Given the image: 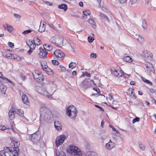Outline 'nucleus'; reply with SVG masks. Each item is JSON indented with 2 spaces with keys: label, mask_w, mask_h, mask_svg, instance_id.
<instances>
[{
  "label": "nucleus",
  "mask_w": 156,
  "mask_h": 156,
  "mask_svg": "<svg viewBox=\"0 0 156 156\" xmlns=\"http://www.w3.org/2000/svg\"><path fill=\"white\" fill-rule=\"evenodd\" d=\"M0 89L2 93L3 96L4 97H6L7 95L5 93V91L7 89V87L4 84H1L0 85Z\"/></svg>",
  "instance_id": "nucleus-14"
},
{
  "label": "nucleus",
  "mask_w": 156,
  "mask_h": 156,
  "mask_svg": "<svg viewBox=\"0 0 156 156\" xmlns=\"http://www.w3.org/2000/svg\"><path fill=\"white\" fill-rule=\"evenodd\" d=\"M39 50L40 52L39 54V55L40 58H43L46 57L48 52L46 51L45 48H43L42 47H40L39 48Z\"/></svg>",
  "instance_id": "nucleus-8"
},
{
  "label": "nucleus",
  "mask_w": 156,
  "mask_h": 156,
  "mask_svg": "<svg viewBox=\"0 0 156 156\" xmlns=\"http://www.w3.org/2000/svg\"><path fill=\"white\" fill-rule=\"evenodd\" d=\"M83 76H86L88 77H90V74L88 72H86L83 73Z\"/></svg>",
  "instance_id": "nucleus-44"
},
{
  "label": "nucleus",
  "mask_w": 156,
  "mask_h": 156,
  "mask_svg": "<svg viewBox=\"0 0 156 156\" xmlns=\"http://www.w3.org/2000/svg\"><path fill=\"white\" fill-rule=\"evenodd\" d=\"M15 113H16L22 117L24 116V112L22 110L15 108Z\"/></svg>",
  "instance_id": "nucleus-21"
},
{
  "label": "nucleus",
  "mask_w": 156,
  "mask_h": 156,
  "mask_svg": "<svg viewBox=\"0 0 156 156\" xmlns=\"http://www.w3.org/2000/svg\"><path fill=\"white\" fill-rule=\"evenodd\" d=\"M142 79L143 80L144 82H146V83H147L148 84H149L150 85H152V83L150 81L148 80L147 79H146V78H143V77H142Z\"/></svg>",
  "instance_id": "nucleus-39"
},
{
  "label": "nucleus",
  "mask_w": 156,
  "mask_h": 156,
  "mask_svg": "<svg viewBox=\"0 0 156 156\" xmlns=\"http://www.w3.org/2000/svg\"><path fill=\"white\" fill-rule=\"evenodd\" d=\"M90 56L91 57L94 58H96L97 57L96 54L94 53H92L90 54Z\"/></svg>",
  "instance_id": "nucleus-53"
},
{
  "label": "nucleus",
  "mask_w": 156,
  "mask_h": 156,
  "mask_svg": "<svg viewBox=\"0 0 156 156\" xmlns=\"http://www.w3.org/2000/svg\"><path fill=\"white\" fill-rule=\"evenodd\" d=\"M58 8L62 9H63L64 11H66L67 10L68 7L67 5L64 4H62L58 5Z\"/></svg>",
  "instance_id": "nucleus-22"
},
{
  "label": "nucleus",
  "mask_w": 156,
  "mask_h": 156,
  "mask_svg": "<svg viewBox=\"0 0 156 156\" xmlns=\"http://www.w3.org/2000/svg\"><path fill=\"white\" fill-rule=\"evenodd\" d=\"M142 27L144 28H146L147 27V25L145 20H142Z\"/></svg>",
  "instance_id": "nucleus-40"
},
{
  "label": "nucleus",
  "mask_w": 156,
  "mask_h": 156,
  "mask_svg": "<svg viewBox=\"0 0 156 156\" xmlns=\"http://www.w3.org/2000/svg\"><path fill=\"white\" fill-rule=\"evenodd\" d=\"M3 79L7 80L10 83H11L12 84H13L12 82V81H11L10 80L8 79V78H7L6 77H3Z\"/></svg>",
  "instance_id": "nucleus-51"
},
{
  "label": "nucleus",
  "mask_w": 156,
  "mask_h": 156,
  "mask_svg": "<svg viewBox=\"0 0 156 156\" xmlns=\"http://www.w3.org/2000/svg\"><path fill=\"white\" fill-rule=\"evenodd\" d=\"M123 59L126 61L129 62H130L132 61V58L129 56H126L124 57Z\"/></svg>",
  "instance_id": "nucleus-25"
},
{
  "label": "nucleus",
  "mask_w": 156,
  "mask_h": 156,
  "mask_svg": "<svg viewBox=\"0 0 156 156\" xmlns=\"http://www.w3.org/2000/svg\"><path fill=\"white\" fill-rule=\"evenodd\" d=\"M60 67L62 71L63 72H65L66 71V69L64 67L61 66H60Z\"/></svg>",
  "instance_id": "nucleus-56"
},
{
  "label": "nucleus",
  "mask_w": 156,
  "mask_h": 156,
  "mask_svg": "<svg viewBox=\"0 0 156 156\" xmlns=\"http://www.w3.org/2000/svg\"><path fill=\"white\" fill-rule=\"evenodd\" d=\"M66 111L67 115L72 119L76 116L77 111L76 107L71 105L67 108Z\"/></svg>",
  "instance_id": "nucleus-3"
},
{
  "label": "nucleus",
  "mask_w": 156,
  "mask_h": 156,
  "mask_svg": "<svg viewBox=\"0 0 156 156\" xmlns=\"http://www.w3.org/2000/svg\"><path fill=\"white\" fill-rule=\"evenodd\" d=\"M14 17L16 19H20L21 17L19 14H16V13H14Z\"/></svg>",
  "instance_id": "nucleus-49"
},
{
  "label": "nucleus",
  "mask_w": 156,
  "mask_h": 156,
  "mask_svg": "<svg viewBox=\"0 0 156 156\" xmlns=\"http://www.w3.org/2000/svg\"><path fill=\"white\" fill-rule=\"evenodd\" d=\"M5 132L6 133H10L11 132V130H10V129H9V128H7V129H6V130H5Z\"/></svg>",
  "instance_id": "nucleus-58"
},
{
  "label": "nucleus",
  "mask_w": 156,
  "mask_h": 156,
  "mask_svg": "<svg viewBox=\"0 0 156 156\" xmlns=\"http://www.w3.org/2000/svg\"><path fill=\"white\" fill-rule=\"evenodd\" d=\"M6 129H7V127L5 126H2V129H0V130H5Z\"/></svg>",
  "instance_id": "nucleus-57"
},
{
  "label": "nucleus",
  "mask_w": 156,
  "mask_h": 156,
  "mask_svg": "<svg viewBox=\"0 0 156 156\" xmlns=\"http://www.w3.org/2000/svg\"><path fill=\"white\" fill-rule=\"evenodd\" d=\"M115 146V144L110 140L106 144L105 147L108 150H110Z\"/></svg>",
  "instance_id": "nucleus-12"
},
{
  "label": "nucleus",
  "mask_w": 156,
  "mask_h": 156,
  "mask_svg": "<svg viewBox=\"0 0 156 156\" xmlns=\"http://www.w3.org/2000/svg\"><path fill=\"white\" fill-rule=\"evenodd\" d=\"M40 135L36 133L31 135L30 140L34 144H37L40 142Z\"/></svg>",
  "instance_id": "nucleus-5"
},
{
  "label": "nucleus",
  "mask_w": 156,
  "mask_h": 156,
  "mask_svg": "<svg viewBox=\"0 0 156 156\" xmlns=\"http://www.w3.org/2000/svg\"><path fill=\"white\" fill-rule=\"evenodd\" d=\"M17 56L16 55H15L14 54H12L11 53V55H10V57H9V59L12 58V59H16L17 58Z\"/></svg>",
  "instance_id": "nucleus-42"
},
{
  "label": "nucleus",
  "mask_w": 156,
  "mask_h": 156,
  "mask_svg": "<svg viewBox=\"0 0 156 156\" xmlns=\"http://www.w3.org/2000/svg\"><path fill=\"white\" fill-rule=\"evenodd\" d=\"M33 52L32 49H30L27 51V53L29 55H30Z\"/></svg>",
  "instance_id": "nucleus-60"
},
{
  "label": "nucleus",
  "mask_w": 156,
  "mask_h": 156,
  "mask_svg": "<svg viewBox=\"0 0 156 156\" xmlns=\"http://www.w3.org/2000/svg\"><path fill=\"white\" fill-rule=\"evenodd\" d=\"M76 63L75 62H71L69 65V67L70 69H73L76 66Z\"/></svg>",
  "instance_id": "nucleus-32"
},
{
  "label": "nucleus",
  "mask_w": 156,
  "mask_h": 156,
  "mask_svg": "<svg viewBox=\"0 0 156 156\" xmlns=\"http://www.w3.org/2000/svg\"><path fill=\"white\" fill-rule=\"evenodd\" d=\"M81 85L84 88H86L89 87L90 84L89 81L87 80H84L82 82Z\"/></svg>",
  "instance_id": "nucleus-18"
},
{
  "label": "nucleus",
  "mask_w": 156,
  "mask_h": 156,
  "mask_svg": "<svg viewBox=\"0 0 156 156\" xmlns=\"http://www.w3.org/2000/svg\"><path fill=\"white\" fill-rule=\"evenodd\" d=\"M45 71L48 75H52L53 74L52 70L48 67L46 68V69Z\"/></svg>",
  "instance_id": "nucleus-27"
},
{
  "label": "nucleus",
  "mask_w": 156,
  "mask_h": 156,
  "mask_svg": "<svg viewBox=\"0 0 156 156\" xmlns=\"http://www.w3.org/2000/svg\"><path fill=\"white\" fill-rule=\"evenodd\" d=\"M127 0H119V2L122 4L125 3Z\"/></svg>",
  "instance_id": "nucleus-61"
},
{
  "label": "nucleus",
  "mask_w": 156,
  "mask_h": 156,
  "mask_svg": "<svg viewBox=\"0 0 156 156\" xmlns=\"http://www.w3.org/2000/svg\"><path fill=\"white\" fill-rule=\"evenodd\" d=\"M1 156H18V151L13 148L5 147L4 149L0 151Z\"/></svg>",
  "instance_id": "nucleus-1"
},
{
  "label": "nucleus",
  "mask_w": 156,
  "mask_h": 156,
  "mask_svg": "<svg viewBox=\"0 0 156 156\" xmlns=\"http://www.w3.org/2000/svg\"><path fill=\"white\" fill-rule=\"evenodd\" d=\"M44 48H46V51H50L52 48V47L48 44H45L43 45Z\"/></svg>",
  "instance_id": "nucleus-24"
},
{
  "label": "nucleus",
  "mask_w": 156,
  "mask_h": 156,
  "mask_svg": "<svg viewBox=\"0 0 156 156\" xmlns=\"http://www.w3.org/2000/svg\"><path fill=\"white\" fill-rule=\"evenodd\" d=\"M44 2L48 5L51 6L52 5V3L48 1H44Z\"/></svg>",
  "instance_id": "nucleus-54"
},
{
  "label": "nucleus",
  "mask_w": 156,
  "mask_h": 156,
  "mask_svg": "<svg viewBox=\"0 0 156 156\" xmlns=\"http://www.w3.org/2000/svg\"><path fill=\"white\" fill-rule=\"evenodd\" d=\"M15 112V108H12L9 110L8 113V115L9 118L11 120H13L14 118Z\"/></svg>",
  "instance_id": "nucleus-15"
},
{
  "label": "nucleus",
  "mask_w": 156,
  "mask_h": 156,
  "mask_svg": "<svg viewBox=\"0 0 156 156\" xmlns=\"http://www.w3.org/2000/svg\"><path fill=\"white\" fill-rule=\"evenodd\" d=\"M63 37L61 36H56L55 45L59 47H61L63 44Z\"/></svg>",
  "instance_id": "nucleus-10"
},
{
  "label": "nucleus",
  "mask_w": 156,
  "mask_h": 156,
  "mask_svg": "<svg viewBox=\"0 0 156 156\" xmlns=\"http://www.w3.org/2000/svg\"><path fill=\"white\" fill-rule=\"evenodd\" d=\"M88 22L89 23L91 24L93 26V27H94V26H96L94 20L90 18L89 19Z\"/></svg>",
  "instance_id": "nucleus-28"
},
{
  "label": "nucleus",
  "mask_w": 156,
  "mask_h": 156,
  "mask_svg": "<svg viewBox=\"0 0 156 156\" xmlns=\"http://www.w3.org/2000/svg\"><path fill=\"white\" fill-rule=\"evenodd\" d=\"M138 94L139 95H143V92L141 91H140V90H139L138 91Z\"/></svg>",
  "instance_id": "nucleus-64"
},
{
  "label": "nucleus",
  "mask_w": 156,
  "mask_h": 156,
  "mask_svg": "<svg viewBox=\"0 0 156 156\" xmlns=\"http://www.w3.org/2000/svg\"><path fill=\"white\" fill-rule=\"evenodd\" d=\"M23 102L27 105H29L30 103L28 98H22Z\"/></svg>",
  "instance_id": "nucleus-31"
},
{
  "label": "nucleus",
  "mask_w": 156,
  "mask_h": 156,
  "mask_svg": "<svg viewBox=\"0 0 156 156\" xmlns=\"http://www.w3.org/2000/svg\"><path fill=\"white\" fill-rule=\"evenodd\" d=\"M88 156H98L97 154L94 152H88Z\"/></svg>",
  "instance_id": "nucleus-41"
},
{
  "label": "nucleus",
  "mask_w": 156,
  "mask_h": 156,
  "mask_svg": "<svg viewBox=\"0 0 156 156\" xmlns=\"http://www.w3.org/2000/svg\"><path fill=\"white\" fill-rule=\"evenodd\" d=\"M139 121L140 118L138 117H136L133 119L132 122L133 123H134L136 122H139Z\"/></svg>",
  "instance_id": "nucleus-45"
},
{
  "label": "nucleus",
  "mask_w": 156,
  "mask_h": 156,
  "mask_svg": "<svg viewBox=\"0 0 156 156\" xmlns=\"http://www.w3.org/2000/svg\"><path fill=\"white\" fill-rule=\"evenodd\" d=\"M11 55V53H9V52H5L3 53V55L4 57H6L7 58H9L10 57V55Z\"/></svg>",
  "instance_id": "nucleus-38"
},
{
  "label": "nucleus",
  "mask_w": 156,
  "mask_h": 156,
  "mask_svg": "<svg viewBox=\"0 0 156 156\" xmlns=\"http://www.w3.org/2000/svg\"><path fill=\"white\" fill-rule=\"evenodd\" d=\"M32 31V30H28L23 31L22 34L24 35L28 34Z\"/></svg>",
  "instance_id": "nucleus-43"
},
{
  "label": "nucleus",
  "mask_w": 156,
  "mask_h": 156,
  "mask_svg": "<svg viewBox=\"0 0 156 156\" xmlns=\"http://www.w3.org/2000/svg\"><path fill=\"white\" fill-rule=\"evenodd\" d=\"M54 125L56 129L58 130H61L62 128L60 122L57 121H55L54 122Z\"/></svg>",
  "instance_id": "nucleus-20"
},
{
  "label": "nucleus",
  "mask_w": 156,
  "mask_h": 156,
  "mask_svg": "<svg viewBox=\"0 0 156 156\" xmlns=\"http://www.w3.org/2000/svg\"><path fill=\"white\" fill-rule=\"evenodd\" d=\"M51 113L50 112H49V113L47 114L45 113L44 115H41V117L40 118V120H41L42 119H44L45 121L48 120V119H50V117H51Z\"/></svg>",
  "instance_id": "nucleus-16"
},
{
  "label": "nucleus",
  "mask_w": 156,
  "mask_h": 156,
  "mask_svg": "<svg viewBox=\"0 0 156 156\" xmlns=\"http://www.w3.org/2000/svg\"><path fill=\"white\" fill-rule=\"evenodd\" d=\"M139 147L142 150L144 151L145 150V146L144 145L142 144L140 142L138 143Z\"/></svg>",
  "instance_id": "nucleus-34"
},
{
  "label": "nucleus",
  "mask_w": 156,
  "mask_h": 156,
  "mask_svg": "<svg viewBox=\"0 0 156 156\" xmlns=\"http://www.w3.org/2000/svg\"><path fill=\"white\" fill-rule=\"evenodd\" d=\"M83 14L86 16H88L90 14V12L88 10H86L83 11Z\"/></svg>",
  "instance_id": "nucleus-35"
},
{
  "label": "nucleus",
  "mask_w": 156,
  "mask_h": 156,
  "mask_svg": "<svg viewBox=\"0 0 156 156\" xmlns=\"http://www.w3.org/2000/svg\"><path fill=\"white\" fill-rule=\"evenodd\" d=\"M123 75L124 77L126 78H128L129 76V75L128 74H126V73H123Z\"/></svg>",
  "instance_id": "nucleus-62"
},
{
  "label": "nucleus",
  "mask_w": 156,
  "mask_h": 156,
  "mask_svg": "<svg viewBox=\"0 0 156 156\" xmlns=\"http://www.w3.org/2000/svg\"><path fill=\"white\" fill-rule=\"evenodd\" d=\"M66 138V136L64 135H61L58 136L55 141V144L57 147H58L62 144Z\"/></svg>",
  "instance_id": "nucleus-7"
},
{
  "label": "nucleus",
  "mask_w": 156,
  "mask_h": 156,
  "mask_svg": "<svg viewBox=\"0 0 156 156\" xmlns=\"http://www.w3.org/2000/svg\"><path fill=\"white\" fill-rule=\"evenodd\" d=\"M53 58L55 59H63L65 57V54L61 50L57 49L54 52L53 55Z\"/></svg>",
  "instance_id": "nucleus-6"
},
{
  "label": "nucleus",
  "mask_w": 156,
  "mask_h": 156,
  "mask_svg": "<svg viewBox=\"0 0 156 156\" xmlns=\"http://www.w3.org/2000/svg\"><path fill=\"white\" fill-rule=\"evenodd\" d=\"M120 72L119 70H113L112 72V74H113L115 76H119V73Z\"/></svg>",
  "instance_id": "nucleus-36"
},
{
  "label": "nucleus",
  "mask_w": 156,
  "mask_h": 156,
  "mask_svg": "<svg viewBox=\"0 0 156 156\" xmlns=\"http://www.w3.org/2000/svg\"><path fill=\"white\" fill-rule=\"evenodd\" d=\"M36 45L33 43V41H31L30 42V45L29 47L30 49L34 50L35 48Z\"/></svg>",
  "instance_id": "nucleus-29"
},
{
  "label": "nucleus",
  "mask_w": 156,
  "mask_h": 156,
  "mask_svg": "<svg viewBox=\"0 0 156 156\" xmlns=\"http://www.w3.org/2000/svg\"><path fill=\"white\" fill-rule=\"evenodd\" d=\"M67 151L73 156H81L82 154L80 149L74 146H70Z\"/></svg>",
  "instance_id": "nucleus-2"
},
{
  "label": "nucleus",
  "mask_w": 156,
  "mask_h": 156,
  "mask_svg": "<svg viewBox=\"0 0 156 156\" xmlns=\"http://www.w3.org/2000/svg\"><path fill=\"white\" fill-rule=\"evenodd\" d=\"M93 89L95 90L97 93H98L100 92V90L98 88H94Z\"/></svg>",
  "instance_id": "nucleus-63"
},
{
  "label": "nucleus",
  "mask_w": 156,
  "mask_h": 156,
  "mask_svg": "<svg viewBox=\"0 0 156 156\" xmlns=\"http://www.w3.org/2000/svg\"><path fill=\"white\" fill-rule=\"evenodd\" d=\"M56 40V36L52 37L49 40L50 42L55 45Z\"/></svg>",
  "instance_id": "nucleus-30"
},
{
  "label": "nucleus",
  "mask_w": 156,
  "mask_h": 156,
  "mask_svg": "<svg viewBox=\"0 0 156 156\" xmlns=\"http://www.w3.org/2000/svg\"><path fill=\"white\" fill-rule=\"evenodd\" d=\"M146 68L148 69H147V71H150V73H151L154 74H155L154 68L152 63L148 62H146Z\"/></svg>",
  "instance_id": "nucleus-9"
},
{
  "label": "nucleus",
  "mask_w": 156,
  "mask_h": 156,
  "mask_svg": "<svg viewBox=\"0 0 156 156\" xmlns=\"http://www.w3.org/2000/svg\"><path fill=\"white\" fill-rule=\"evenodd\" d=\"M101 17L103 18L106 21L108 22H109V21L108 17L105 15L103 14H101Z\"/></svg>",
  "instance_id": "nucleus-33"
},
{
  "label": "nucleus",
  "mask_w": 156,
  "mask_h": 156,
  "mask_svg": "<svg viewBox=\"0 0 156 156\" xmlns=\"http://www.w3.org/2000/svg\"><path fill=\"white\" fill-rule=\"evenodd\" d=\"M34 79L37 82H40L44 80V78L43 74L38 71H35L32 73Z\"/></svg>",
  "instance_id": "nucleus-4"
},
{
  "label": "nucleus",
  "mask_w": 156,
  "mask_h": 156,
  "mask_svg": "<svg viewBox=\"0 0 156 156\" xmlns=\"http://www.w3.org/2000/svg\"><path fill=\"white\" fill-rule=\"evenodd\" d=\"M94 39L93 37H91L90 36H89L88 37V40L90 43H92Z\"/></svg>",
  "instance_id": "nucleus-46"
},
{
  "label": "nucleus",
  "mask_w": 156,
  "mask_h": 156,
  "mask_svg": "<svg viewBox=\"0 0 156 156\" xmlns=\"http://www.w3.org/2000/svg\"><path fill=\"white\" fill-rule=\"evenodd\" d=\"M56 154L57 156H66L65 153L63 151L59 152V151L56 150Z\"/></svg>",
  "instance_id": "nucleus-26"
},
{
  "label": "nucleus",
  "mask_w": 156,
  "mask_h": 156,
  "mask_svg": "<svg viewBox=\"0 0 156 156\" xmlns=\"http://www.w3.org/2000/svg\"><path fill=\"white\" fill-rule=\"evenodd\" d=\"M10 145L12 147H14V148H17L20 145V143L19 141L16 140H11V142Z\"/></svg>",
  "instance_id": "nucleus-13"
},
{
  "label": "nucleus",
  "mask_w": 156,
  "mask_h": 156,
  "mask_svg": "<svg viewBox=\"0 0 156 156\" xmlns=\"http://www.w3.org/2000/svg\"><path fill=\"white\" fill-rule=\"evenodd\" d=\"M52 62L53 64L55 65H58L59 63V62L58 61L54 60H52Z\"/></svg>",
  "instance_id": "nucleus-47"
},
{
  "label": "nucleus",
  "mask_w": 156,
  "mask_h": 156,
  "mask_svg": "<svg viewBox=\"0 0 156 156\" xmlns=\"http://www.w3.org/2000/svg\"><path fill=\"white\" fill-rule=\"evenodd\" d=\"M136 38L140 43H143L144 41V38L139 35H136Z\"/></svg>",
  "instance_id": "nucleus-23"
},
{
  "label": "nucleus",
  "mask_w": 156,
  "mask_h": 156,
  "mask_svg": "<svg viewBox=\"0 0 156 156\" xmlns=\"http://www.w3.org/2000/svg\"><path fill=\"white\" fill-rule=\"evenodd\" d=\"M95 106L97 108H98L100 110L102 111H104V109L103 108L99 106V105H95Z\"/></svg>",
  "instance_id": "nucleus-50"
},
{
  "label": "nucleus",
  "mask_w": 156,
  "mask_h": 156,
  "mask_svg": "<svg viewBox=\"0 0 156 156\" xmlns=\"http://www.w3.org/2000/svg\"><path fill=\"white\" fill-rule=\"evenodd\" d=\"M46 24V22L43 21L42 23V27H44L45 28Z\"/></svg>",
  "instance_id": "nucleus-59"
},
{
  "label": "nucleus",
  "mask_w": 156,
  "mask_h": 156,
  "mask_svg": "<svg viewBox=\"0 0 156 156\" xmlns=\"http://www.w3.org/2000/svg\"><path fill=\"white\" fill-rule=\"evenodd\" d=\"M112 130L113 131H115L117 133V134H119V131L118 130H116L115 128H114V127H113V128H112Z\"/></svg>",
  "instance_id": "nucleus-55"
},
{
  "label": "nucleus",
  "mask_w": 156,
  "mask_h": 156,
  "mask_svg": "<svg viewBox=\"0 0 156 156\" xmlns=\"http://www.w3.org/2000/svg\"><path fill=\"white\" fill-rule=\"evenodd\" d=\"M41 66L42 69L44 71L46 69V68L48 67L47 65H43V64H41Z\"/></svg>",
  "instance_id": "nucleus-48"
},
{
  "label": "nucleus",
  "mask_w": 156,
  "mask_h": 156,
  "mask_svg": "<svg viewBox=\"0 0 156 156\" xmlns=\"http://www.w3.org/2000/svg\"><path fill=\"white\" fill-rule=\"evenodd\" d=\"M8 45L11 48H13L14 46V44L11 42H9L8 43Z\"/></svg>",
  "instance_id": "nucleus-52"
},
{
  "label": "nucleus",
  "mask_w": 156,
  "mask_h": 156,
  "mask_svg": "<svg viewBox=\"0 0 156 156\" xmlns=\"http://www.w3.org/2000/svg\"><path fill=\"white\" fill-rule=\"evenodd\" d=\"M45 30V28L44 27H42V24H41V23L38 31L40 32H42L44 31Z\"/></svg>",
  "instance_id": "nucleus-37"
},
{
  "label": "nucleus",
  "mask_w": 156,
  "mask_h": 156,
  "mask_svg": "<svg viewBox=\"0 0 156 156\" xmlns=\"http://www.w3.org/2000/svg\"><path fill=\"white\" fill-rule=\"evenodd\" d=\"M142 55L149 60H151L152 59L153 56L152 54L147 50H144L142 52Z\"/></svg>",
  "instance_id": "nucleus-11"
},
{
  "label": "nucleus",
  "mask_w": 156,
  "mask_h": 156,
  "mask_svg": "<svg viewBox=\"0 0 156 156\" xmlns=\"http://www.w3.org/2000/svg\"><path fill=\"white\" fill-rule=\"evenodd\" d=\"M3 27L5 28V30H7L9 32H11L13 30V28L12 26L7 24H5L3 26Z\"/></svg>",
  "instance_id": "nucleus-17"
},
{
  "label": "nucleus",
  "mask_w": 156,
  "mask_h": 156,
  "mask_svg": "<svg viewBox=\"0 0 156 156\" xmlns=\"http://www.w3.org/2000/svg\"><path fill=\"white\" fill-rule=\"evenodd\" d=\"M33 43L37 45H39L41 44V40L37 37H35L34 38V40L33 41Z\"/></svg>",
  "instance_id": "nucleus-19"
}]
</instances>
